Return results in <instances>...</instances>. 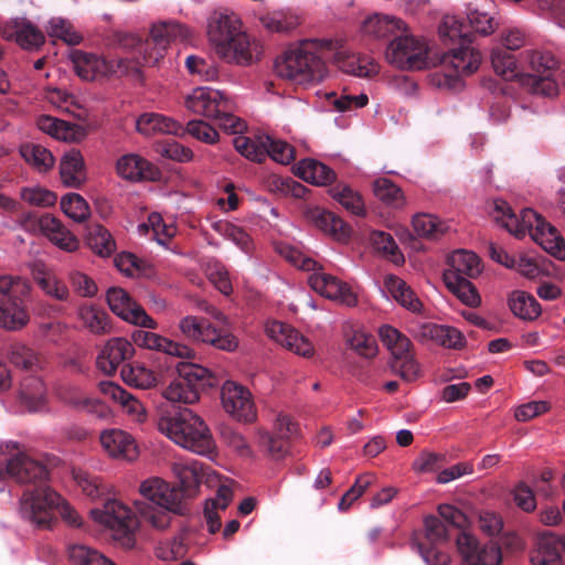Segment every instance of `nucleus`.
I'll use <instances>...</instances> for the list:
<instances>
[{
  "label": "nucleus",
  "mask_w": 565,
  "mask_h": 565,
  "mask_svg": "<svg viewBox=\"0 0 565 565\" xmlns=\"http://www.w3.org/2000/svg\"><path fill=\"white\" fill-rule=\"evenodd\" d=\"M138 491L148 502L136 500V511L117 499L108 500L103 507L90 511L94 522L109 530L111 537L125 548L135 546L139 518L150 527L164 531L171 525L172 515L185 512L178 489L161 477L146 478Z\"/></svg>",
  "instance_id": "obj_1"
},
{
  "label": "nucleus",
  "mask_w": 565,
  "mask_h": 565,
  "mask_svg": "<svg viewBox=\"0 0 565 565\" xmlns=\"http://www.w3.org/2000/svg\"><path fill=\"white\" fill-rule=\"evenodd\" d=\"M492 214L494 221L516 238L529 234L548 254L565 260L564 238L534 210L523 209L520 214H515L505 201L495 200Z\"/></svg>",
  "instance_id": "obj_2"
},
{
  "label": "nucleus",
  "mask_w": 565,
  "mask_h": 565,
  "mask_svg": "<svg viewBox=\"0 0 565 565\" xmlns=\"http://www.w3.org/2000/svg\"><path fill=\"white\" fill-rule=\"evenodd\" d=\"M321 51L322 43L318 40H306L289 46L276 60L278 76L305 88L321 83L328 77Z\"/></svg>",
  "instance_id": "obj_3"
},
{
  "label": "nucleus",
  "mask_w": 565,
  "mask_h": 565,
  "mask_svg": "<svg viewBox=\"0 0 565 565\" xmlns=\"http://www.w3.org/2000/svg\"><path fill=\"white\" fill-rule=\"evenodd\" d=\"M206 34L215 53L227 63L247 62V33L243 19L231 10L214 11Z\"/></svg>",
  "instance_id": "obj_4"
},
{
  "label": "nucleus",
  "mask_w": 565,
  "mask_h": 565,
  "mask_svg": "<svg viewBox=\"0 0 565 565\" xmlns=\"http://www.w3.org/2000/svg\"><path fill=\"white\" fill-rule=\"evenodd\" d=\"M158 429L174 444L198 455L207 456L215 449L209 427L191 409H184L175 416L161 417Z\"/></svg>",
  "instance_id": "obj_5"
},
{
  "label": "nucleus",
  "mask_w": 565,
  "mask_h": 565,
  "mask_svg": "<svg viewBox=\"0 0 565 565\" xmlns=\"http://www.w3.org/2000/svg\"><path fill=\"white\" fill-rule=\"evenodd\" d=\"M520 58L523 72L530 76L525 77V81L532 82L535 94L546 97L558 94L559 87L556 79L558 61L551 51L542 46H530L520 53Z\"/></svg>",
  "instance_id": "obj_6"
},
{
  "label": "nucleus",
  "mask_w": 565,
  "mask_h": 565,
  "mask_svg": "<svg viewBox=\"0 0 565 565\" xmlns=\"http://www.w3.org/2000/svg\"><path fill=\"white\" fill-rule=\"evenodd\" d=\"M440 63L444 68L434 74L433 83L440 88L459 90L463 85L461 77L479 68L481 53L466 43L444 54Z\"/></svg>",
  "instance_id": "obj_7"
},
{
  "label": "nucleus",
  "mask_w": 565,
  "mask_h": 565,
  "mask_svg": "<svg viewBox=\"0 0 565 565\" xmlns=\"http://www.w3.org/2000/svg\"><path fill=\"white\" fill-rule=\"evenodd\" d=\"M385 60L399 70H424L435 65L428 42L412 34L392 40L386 47Z\"/></svg>",
  "instance_id": "obj_8"
},
{
  "label": "nucleus",
  "mask_w": 565,
  "mask_h": 565,
  "mask_svg": "<svg viewBox=\"0 0 565 565\" xmlns=\"http://www.w3.org/2000/svg\"><path fill=\"white\" fill-rule=\"evenodd\" d=\"M177 373L178 377L163 390L162 396L171 403H196L199 387L209 384L211 372L201 365L181 362L177 365Z\"/></svg>",
  "instance_id": "obj_9"
},
{
  "label": "nucleus",
  "mask_w": 565,
  "mask_h": 565,
  "mask_svg": "<svg viewBox=\"0 0 565 565\" xmlns=\"http://www.w3.org/2000/svg\"><path fill=\"white\" fill-rule=\"evenodd\" d=\"M62 497L49 486L26 490L20 500V514L23 519L41 529L51 527L55 520V509Z\"/></svg>",
  "instance_id": "obj_10"
},
{
  "label": "nucleus",
  "mask_w": 565,
  "mask_h": 565,
  "mask_svg": "<svg viewBox=\"0 0 565 565\" xmlns=\"http://www.w3.org/2000/svg\"><path fill=\"white\" fill-rule=\"evenodd\" d=\"M178 329L182 338L194 343H203L223 351H234L238 341L230 332L217 330L207 319L188 315L179 320Z\"/></svg>",
  "instance_id": "obj_11"
},
{
  "label": "nucleus",
  "mask_w": 565,
  "mask_h": 565,
  "mask_svg": "<svg viewBox=\"0 0 565 565\" xmlns=\"http://www.w3.org/2000/svg\"><path fill=\"white\" fill-rule=\"evenodd\" d=\"M106 301L111 312L125 322L150 330L157 329V321L125 289L109 288L106 292Z\"/></svg>",
  "instance_id": "obj_12"
},
{
  "label": "nucleus",
  "mask_w": 565,
  "mask_h": 565,
  "mask_svg": "<svg viewBox=\"0 0 565 565\" xmlns=\"http://www.w3.org/2000/svg\"><path fill=\"white\" fill-rule=\"evenodd\" d=\"M188 110L214 120L220 114L233 109V102L223 92L211 87H196L185 97Z\"/></svg>",
  "instance_id": "obj_13"
},
{
  "label": "nucleus",
  "mask_w": 565,
  "mask_h": 565,
  "mask_svg": "<svg viewBox=\"0 0 565 565\" xmlns=\"http://www.w3.org/2000/svg\"><path fill=\"white\" fill-rule=\"evenodd\" d=\"M275 436L267 430L258 429L254 435V444L274 459H281L287 454L286 440L297 435L298 426L286 414H278L274 422Z\"/></svg>",
  "instance_id": "obj_14"
},
{
  "label": "nucleus",
  "mask_w": 565,
  "mask_h": 565,
  "mask_svg": "<svg viewBox=\"0 0 565 565\" xmlns=\"http://www.w3.org/2000/svg\"><path fill=\"white\" fill-rule=\"evenodd\" d=\"M456 543L461 556V565H500L502 563L501 547L493 541L482 544L475 535L462 532Z\"/></svg>",
  "instance_id": "obj_15"
},
{
  "label": "nucleus",
  "mask_w": 565,
  "mask_h": 565,
  "mask_svg": "<svg viewBox=\"0 0 565 565\" xmlns=\"http://www.w3.org/2000/svg\"><path fill=\"white\" fill-rule=\"evenodd\" d=\"M310 287L322 297L347 307L358 305V292L347 281L322 270V266L308 277Z\"/></svg>",
  "instance_id": "obj_16"
},
{
  "label": "nucleus",
  "mask_w": 565,
  "mask_h": 565,
  "mask_svg": "<svg viewBox=\"0 0 565 565\" xmlns=\"http://www.w3.org/2000/svg\"><path fill=\"white\" fill-rule=\"evenodd\" d=\"M412 335L424 344H436L446 349L460 350L466 345V338L457 328L433 322H414L409 327Z\"/></svg>",
  "instance_id": "obj_17"
},
{
  "label": "nucleus",
  "mask_w": 565,
  "mask_h": 565,
  "mask_svg": "<svg viewBox=\"0 0 565 565\" xmlns=\"http://www.w3.org/2000/svg\"><path fill=\"white\" fill-rule=\"evenodd\" d=\"M9 476L18 482H36L49 476L46 467L25 454H18L7 459L0 451V478Z\"/></svg>",
  "instance_id": "obj_18"
},
{
  "label": "nucleus",
  "mask_w": 565,
  "mask_h": 565,
  "mask_svg": "<svg viewBox=\"0 0 565 565\" xmlns=\"http://www.w3.org/2000/svg\"><path fill=\"white\" fill-rule=\"evenodd\" d=\"M266 333L275 342L290 352L305 359L315 355V347L311 341L298 330L281 321L273 320L266 323Z\"/></svg>",
  "instance_id": "obj_19"
},
{
  "label": "nucleus",
  "mask_w": 565,
  "mask_h": 565,
  "mask_svg": "<svg viewBox=\"0 0 565 565\" xmlns=\"http://www.w3.org/2000/svg\"><path fill=\"white\" fill-rule=\"evenodd\" d=\"M103 450L113 459L134 462L140 455L139 446L129 433L118 429H105L99 435Z\"/></svg>",
  "instance_id": "obj_20"
},
{
  "label": "nucleus",
  "mask_w": 565,
  "mask_h": 565,
  "mask_svg": "<svg viewBox=\"0 0 565 565\" xmlns=\"http://www.w3.org/2000/svg\"><path fill=\"white\" fill-rule=\"evenodd\" d=\"M143 329L135 330L131 333V340L135 345L180 359H192L194 356V351L188 344Z\"/></svg>",
  "instance_id": "obj_21"
},
{
  "label": "nucleus",
  "mask_w": 565,
  "mask_h": 565,
  "mask_svg": "<svg viewBox=\"0 0 565 565\" xmlns=\"http://www.w3.org/2000/svg\"><path fill=\"white\" fill-rule=\"evenodd\" d=\"M425 537L433 545L425 548L418 545V551L427 565H447L450 557L447 553L439 551L436 546L448 541V526L439 518L429 515L424 521Z\"/></svg>",
  "instance_id": "obj_22"
},
{
  "label": "nucleus",
  "mask_w": 565,
  "mask_h": 565,
  "mask_svg": "<svg viewBox=\"0 0 565 565\" xmlns=\"http://www.w3.org/2000/svg\"><path fill=\"white\" fill-rule=\"evenodd\" d=\"M150 38L159 51L156 55L149 53L145 60L147 63L154 65L163 56L162 51H164L171 43L190 40L191 31L189 28L177 21H159L152 24L150 29Z\"/></svg>",
  "instance_id": "obj_23"
},
{
  "label": "nucleus",
  "mask_w": 565,
  "mask_h": 565,
  "mask_svg": "<svg viewBox=\"0 0 565 565\" xmlns=\"http://www.w3.org/2000/svg\"><path fill=\"white\" fill-rule=\"evenodd\" d=\"M267 157L280 164H289L295 159V150L286 141L273 140L264 134L249 138V160L262 162Z\"/></svg>",
  "instance_id": "obj_24"
},
{
  "label": "nucleus",
  "mask_w": 565,
  "mask_h": 565,
  "mask_svg": "<svg viewBox=\"0 0 565 565\" xmlns=\"http://www.w3.org/2000/svg\"><path fill=\"white\" fill-rule=\"evenodd\" d=\"M116 173L119 178L130 182L157 181L160 170L150 161L137 153H127L116 161Z\"/></svg>",
  "instance_id": "obj_25"
},
{
  "label": "nucleus",
  "mask_w": 565,
  "mask_h": 565,
  "mask_svg": "<svg viewBox=\"0 0 565 565\" xmlns=\"http://www.w3.org/2000/svg\"><path fill=\"white\" fill-rule=\"evenodd\" d=\"M1 34L7 40L15 41L22 49H38L44 44L43 32L25 18H13L4 23Z\"/></svg>",
  "instance_id": "obj_26"
},
{
  "label": "nucleus",
  "mask_w": 565,
  "mask_h": 565,
  "mask_svg": "<svg viewBox=\"0 0 565 565\" xmlns=\"http://www.w3.org/2000/svg\"><path fill=\"white\" fill-rule=\"evenodd\" d=\"M135 354L134 345L125 338H111L97 355V367L107 375L116 372L118 366Z\"/></svg>",
  "instance_id": "obj_27"
},
{
  "label": "nucleus",
  "mask_w": 565,
  "mask_h": 565,
  "mask_svg": "<svg viewBox=\"0 0 565 565\" xmlns=\"http://www.w3.org/2000/svg\"><path fill=\"white\" fill-rule=\"evenodd\" d=\"M99 391L117 403L131 422L139 424L146 422L147 411L143 404L120 385L108 381L100 382Z\"/></svg>",
  "instance_id": "obj_28"
},
{
  "label": "nucleus",
  "mask_w": 565,
  "mask_h": 565,
  "mask_svg": "<svg viewBox=\"0 0 565 565\" xmlns=\"http://www.w3.org/2000/svg\"><path fill=\"white\" fill-rule=\"evenodd\" d=\"M221 403L232 420L243 425L247 423V392L242 384L232 380L224 382L221 388Z\"/></svg>",
  "instance_id": "obj_29"
},
{
  "label": "nucleus",
  "mask_w": 565,
  "mask_h": 565,
  "mask_svg": "<svg viewBox=\"0 0 565 565\" xmlns=\"http://www.w3.org/2000/svg\"><path fill=\"white\" fill-rule=\"evenodd\" d=\"M382 296L392 299L406 310L418 313L423 309V303L415 291L402 278L388 274L384 276Z\"/></svg>",
  "instance_id": "obj_30"
},
{
  "label": "nucleus",
  "mask_w": 565,
  "mask_h": 565,
  "mask_svg": "<svg viewBox=\"0 0 565 565\" xmlns=\"http://www.w3.org/2000/svg\"><path fill=\"white\" fill-rule=\"evenodd\" d=\"M70 60L76 74L85 81H94L114 72V64L93 53L75 50Z\"/></svg>",
  "instance_id": "obj_31"
},
{
  "label": "nucleus",
  "mask_w": 565,
  "mask_h": 565,
  "mask_svg": "<svg viewBox=\"0 0 565 565\" xmlns=\"http://www.w3.org/2000/svg\"><path fill=\"white\" fill-rule=\"evenodd\" d=\"M39 227L47 239L60 249L67 253H73L78 249V238L53 215H42L39 218Z\"/></svg>",
  "instance_id": "obj_32"
},
{
  "label": "nucleus",
  "mask_w": 565,
  "mask_h": 565,
  "mask_svg": "<svg viewBox=\"0 0 565 565\" xmlns=\"http://www.w3.org/2000/svg\"><path fill=\"white\" fill-rule=\"evenodd\" d=\"M316 95L319 99L324 100V107L339 113H348L365 107L369 104V96L361 93H352L348 88H343L341 93L328 89H318Z\"/></svg>",
  "instance_id": "obj_33"
},
{
  "label": "nucleus",
  "mask_w": 565,
  "mask_h": 565,
  "mask_svg": "<svg viewBox=\"0 0 565 565\" xmlns=\"http://www.w3.org/2000/svg\"><path fill=\"white\" fill-rule=\"evenodd\" d=\"M171 470L184 495L194 497L204 476L201 462L195 459H175Z\"/></svg>",
  "instance_id": "obj_34"
},
{
  "label": "nucleus",
  "mask_w": 565,
  "mask_h": 565,
  "mask_svg": "<svg viewBox=\"0 0 565 565\" xmlns=\"http://www.w3.org/2000/svg\"><path fill=\"white\" fill-rule=\"evenodd\" d=\"M233 498L232 488L228 484H220L215 497L205 501L203 509V520L207 531L214 534L220 531L222 525V514Z\"/></svg>",
  "instance_id": "obj_35"
},
{
  "label": "nucleus",
  "mask_w": 565,
  "mask_h": 565,
  "mask_svg": "<svg viewBox=\"0 0 565 565\" xmlns=\"http://www.w3.org/2000/svg\"><path fill=\"white\" fill-rule=\"evenodd\" d=\"M136 128L139 134L147 137L159 134L179 136L184 132L178 120L157 113L140 115L136 120Z\"/></svg>",
  "instance_id": "obj_36"
},
{
  "label": "nucleus",
  "mask_w": 565,
  "mask_h": 565,
  "mask_svg": "<svg viewBox=\"0 0 565 565\" xmlns=\"http://www.w3.org/2000/svg\"><path fill=\"white\" fill-rule=\"evenodd\" d=\"M491 65L494 73L505 81L524 83L525 77H529L523 72L520 54L516 56L502 47H494L491 51Z\"/></svg>",
  "instance_id": "obj_37"
},
{
  "label": "nucleus",
  "mask_w": 565,
  "mask_h": 565,
  "mask_svg": "<svg viewBox=\"0 0 565 565\" xmlns=\"http://www.w3.org/2000/svg\"><path fill=\"white\" fill-rule=\"evenodd\" d=\"M307 216L316 227L329 234L335 241L347 242L351 236L350 225L331 212L316 207L309 210Z\"/></svg>",
  "instance_id": "obj_38"
},
{
  "label": "nucleus",
  "mask_w": 565,
  "mask_h": 565,
  "mask_svg": "<svg viewBox=\"0 0 565 565\" xmlns=\"http://www.w3.org/2000/svg\"><path fill=\"white\" fill-rule=\"evenodd\" d=\"M60 175L63 184L68 188H79L86 181L85 162L78 150L72 149L62 156Z\"/></svg>",
  "instance_id": "obj_39"
},
{
  "label": "nucleus",
  "mask_w": 565,
  "mask_h": 565,
  "mask_svg": "<svg viewBox=\"0 0 565 565\" xmlns=\"http://www.w3.org/2000/svg\"><path fill=\"white\" fill-rule=\"evenodd\" d=\"M344 334L348 347L360 356L372 359L376 355V340L363 326L350 323L347 326Z\"/></svg>",
  "instance_id": "obj_40"
},
{
  "label": "nucleus",
  "mask_w": 565,
  "mask_h": 565,
  "mask_svg": "<svg viewBox=\"0 0 565 565\" xmlns=\"http://www.w3.org/2000/svg\"><path fill=\"white\" fill-rule=\"evenodd\" d=\"M120 375L127 385L139 390L152 388L160 382V376L152 369L138 361L124 365Z\"/></svg>",
  "instance_id": "obj_41"
},
{
  "label": "nucleus",
  "mask_w": 565,
  "mask_h": 565,
  "mask_svg": "<svg viewBox=\"0 0 565 565\" xmlns=\"http://www.w3.org/2000/svg\"><path fill=\"white\" fill-rule=\"evenodd\" d=\"M508 306L516 318L524 321H534L542 313V307L535 297L520 289L508 295Z\"/></svg>",
  "instance_id": "obj_42"
},
{
  "label": "nucleus",
  "mask_w": 565,
  "mask_h": 565,
  "mask_svg": "<svg viewBox=\"0 0 565 565\" xmlns=\"http://www.w3.org/2000/svg\"><path fill=\"white\" fill-rule=\"evenodd\" d=\"M482 271L478 255L466 249L455 250L449 256V269L444 274H454L457 277L476 278Z\"/></svg>",
  "instance_id": "obj_43"
},
{
  "label": "nucleus",
  "mask_w": 565,
  "mask_h": 565,
  "mask_svg": "<svg viewBox=\"0 0 565 565\" xmlns=\"http://www.w3.org/2000/svg\"><path fill=\"white\" fill-rule=\"evenodd\" d=\"M20 401L29 412H41L46 406V394L40 377L31 375L25 377L20 385Z\"/></svg>",
  "instance_id": "obj_44"
},
{
  "label": "nucleus",
  "mask_w": 565,
  "mask_h": 565,
  "mask_svg": "<svg viewBox=\"0 0 565 565\" xmlns=\"http://www.w3.org/2000/svg\"><path fill=\"white\" fill-rule=\"evenodd\" d=\"M444 282L447 289L454 294L462 305L469 308H479L481 306V296L468 278L457 277L454 274H444Z\"/></svg>",
  "instance_id": "obj_45"
},
{
  "label": "nucleus",
  "mask_w": 565,
  "mask_h": 565,
  "mask_svg": "<svg viewBox=\"0 0 565 565\" xmlns=\"http://www.w3.org/2000/svg\"><path fill=\"white\" fill-rule=\"evenodd\" d=\"M76 317L82 326L94 334H106L111 329L108 315L93 303L81 305L76 310Z\"/></svg>",
  "instance_id": "obj_46"
},
{
  "label": "nucleus",
  "mask_w": 565,
  "mask_h": 565,
  "mask_svg": "<svg viewBox=\"0 0 565 565\" xmlns=\"http://www.w3.org/2000/svg\"><path fill=\"white\" fill-rule=\"evenodd\" d=\"M335 61L341 71L354 76L370 77L379 72V65L367 56L340 52Z\"/></svg>",
  "instance_id": "obj_47"
},
{
  "label": "nucleus",
  "mask_w": 565,
  "mask_h": 565,
  "mask_svg": "<svg viewBox=\"0 0 565 565\" xmlns=\"http://www.w3.org/2000/svg\"><path fill=\"white\" fill-rule=\"evenodd\" d=\"M295 173L306 182L326 185L334 180V172L315 159H303L295 167Z\"/></svg>",
  "instance_id": "obj_48"
},
{
  "label": "nucleus",
  "mask_w": 565,
  "mask_h": 565,
  "mask_svg": "<svg viewBox=\"0 0 565 565\" xmlns=\"http://www.w3.org/2000/svg\"><path fill=\"white\" fill-rule=\"evenodd\" d=\"M36 127L50 137L67 142L76 141L79 132L77 126L49 115L39 116Z\"/></svg>",
  "instance_id": "obj_49"
},
{
  "label": "nucleus",
  "mask_w": 565,
  "mask_h": 565,
  "mask_svg": "<svg viewBox=\"0 0 565 565\" xmlns=\"http://www.w3.org/2000/svg\"><path fill=\"white\" fill-rule=\"evenodd\" d=\"M29 315L22 303L11 297L0 301V327L15 331L29 322Z\"/></svg>",
  "instance_id": "obj_50"
},
{
  "label": "nucleus",
  "mask_w": 565,
  "mask_h": 565,
  "mask_svg": "<svg viewBox=\"0 0 565 565\" xmlns=\"http://www.w3.org/2000/svg\"><path fill=\"white\" fill-rule=\"evenodd\" d=\"M220 127L227 134L233 135L232 143L243 157H247V125L238 117L234 116L231 110L220 114L214 119Z\"/></svg>",
  "instance_id": "obj_51"
},
{
  "label": "nucleus",
  "mask_w": 565,
  "mask_h": 565,
  "mask_svg": "<svg viewBox=\"0 0 565 565\" xmlns=\"http://www.w3.org/2000/svg\"><path fill=\"white\" fill-rule=\"evenodd\" d=\"M88 247L100 257H108L116 250L110 232L100 224H90L85 236Z\"/></svg>",
  "instance_id": "obj_52"
},
{
  "label": "nucleus",
  "mask_w": 565,
  "mask_h": 565,
  "mask_svg": "<svg viewBox=\"0 0 565 565\" xmlns=\"http://www.w3.org/2000/svg\"><path fill=\"white\" fill-rule=\"evenodd\" d=\"M45 32L50 38L71 46L79 45L84 40L72 22L62 17H52L45 25Z\"/></svg>",
  "instance_id": "obj_53"
},
{
  "label": "nucleus",
  "mask_w": 565,
  "mask_h": 565,
  "mask_svg": "<svg viewBox=\"0 0 565 565\" xmlns=\"http://www.w3.org/2000/svg\"><path fill=\"white\" fill-rule=\"evenodd\" d=\"M403 28L404 23L402 20L377 13L367 17L361 25L362 32L373 38H384Z\"/></svg>",
  "instance_id": "obj_54"
},
{
  "label": "nucleus",
  "mask_w": 565,
  "mask_h": 565,
  "mask_svg": "<svg viewBox=\"0 0 565 565\" xmlns=\"http://www.w3.org/2000/svg\"><path fill=\"white\" fill-rule=\"evenodd\" d=\"M466 14L471 29L480 35L488 36L499 26L495 18L486 10L483 4L469 3Z\"/></svg>",
  "instance_id": "obj_55"
},
{
  "label": "nucleus",
  "mask_w": 565,
  "mask_h": 565,
  "mask_svg": "<svg viewBox=\"0 0 565 565\" xmlns=\"http://www.w3.org/2000/svg\"><path fill=\"white\" fill-rule=\"evenodd\" d=\"M34 280L46 296L55 300L67 301L71 297L67 285L53 271L39 270L34 275Z\"/></svg>",
  "instance_id": "obj_56"
},
{
  "label": "nucleus",
  "mask_w": 565,
  "mask_h": 565,
  "mask_svg": "<svg viewBox=\"0 0 565 565\" xmlns=\"http://www.w3.org/2000/svg\"><path fill=\"white\" fill-rule=\"evenodd\" d=\"M274 247L282 258L298 269L316 273L321 266L315 259L303 254L298 247L287 242L275 241Z\"/></svg>",
  "instance_id": "obj_57"
},
{
  "label": "nucleus",
  "mask_w": 565,
  "mask_h": 565,
  "mask_svg": "<svg viewBox=\"0 0 565 565\" xmlns=\"http://www.w3.org/2000/svg\"><path fill=\"white\" fill-rule=\"evenodd\" d=\"M22 158L39 172H46L55 164V158L45 147L26 142L20 147Z\"/></svg>",
  "instance_id": "obj_58"
},
{
  "label": "nucleus",
  "mask_w": 565,
  "mask_h": 565,
  "mask_svg": "<svg viewBox=\"0 0 565 565\" xmlns=\"http://www.w3.org/2000/svg\"><path fill=\"white\" fill-rule=\"evenodd\" d=\"M333 200L340 203L349 213L363 216L365 215V204L359 192L347 184L339 183L329 190Z\"/></svg>",
  "instance_id": "obj_59"
},
{
  "label": "nucleus",
  "mask_w": 565,
  "mask_h": 565,
  "mask_svg": "<svg viewBox=\"0 0 565 565\" xmlns=\"http://www.w3.org/2000/svg\"><path fill=\"white\" fill-rule=\"evenodd\" d=\"M9 361L18 369L33 373L42 367L39 354L23 343H14L8 351Z\"/></svg>",
  "instance_id": "obj_60"
},
{
  "label": "nucleus",
  "mask_w": 565,
  "mask_h": 565,
  "mask_svg": "<svg viewBox=\"0 0 565 565\" xmlns=\"http://www.w3.org/2000/svg\"><path fill=\"white\" fill-rule=\"evenodd\" d=\"M563 551L562 535L546 531L537 535L536 550L531 558H541L542 561H557Z\"/></svg>",
  "instance_id": "obj_61"
},
{
  "label": "nucleus",
  "mask_w": 565,
  "mask_h": 565,
  "mask_svg": "<svg viewBox=\"0 0 565 565\" xmlns=\"http://www.w3.org/2000/svg\"><path fill=\"white\" fill-rule=\"evenodd\" d=\"M439 35L447 44L461 45L469 42L467 26L458 17L451 14L444 17L439 25Z\"/></svg>",
  "instance_id": "obj_62"
},
{
  "label": "nucleus",
  "mask_w": 565,
  "mask_h": 565,
  "mask_svg": "<svg viewBox=\"0 0 565 565\" xmlns=\"http://www.w3.org/2000/svg\"><path fill=\"white\" fill-rule=\"evenodd\" d=\"M369 239L372 247L377 253L388 258L394 264L399 265L404 262L403 254L399 252L396 242L388 233L383 231H373L370 234Z\"/></svg>",
  "instance_id": "obj_63"
},
{
  "label": "nucleus",
  "mask_w": 565,
  "mask_h": 565,
  "mask_svg": "<svg viewBox=\"0 0 565 565\" xmlns=\"http://www.w3.org/2000/svg\"><path fill=\"white\" fill-rule=\"evenodd\" d=\"M392 370L407 382L415 381L420 375V365L415 359L412 348L392 358Z\"/></svg>",
  "instance_id": "obj_64"
}]
</instances>
